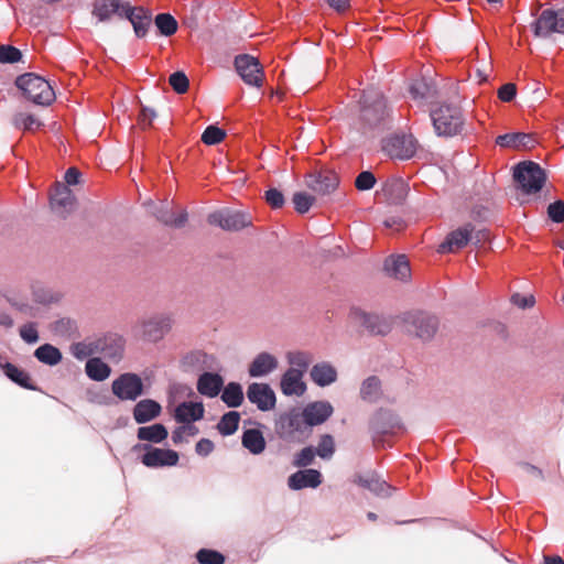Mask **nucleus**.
I'll return each instance as SVG.
<instances>
[{
	"instance_id": "nucleus-64",
	"label": "nucleus",
	"mask_w": 564,
	"mask_h": 564,
	"mask_svg": "<svg viewBox=\"0 0 564 564\" xmlns=\"http://www.w3.org/2000/svg\"><path fill=\"white\" fill-rule=\"evenodd\" d=\"M516 93H517V87L514 84L512 83H507L505 85H502L499 90H498V97L505 101V102H509L511 101L514 96H516Z\"/></svg>"
},
{
	"instance_id": "nucleus-32",
	"label": "nucleus",
	"mask_w": 564,
	"mask_h": 564,
	"mask_svg": "<svg viewBox=\"0 0 564 564\" xmlns=\"http://www.w3.org/2000/svg\"><path fill=\"white\" fill-rule=\"evenodd\" d=\"M204 416V406L202 403L183 402L175 409L174 417L177 422L189 424Z\"/></svg>"
},
{
	"instance_id": "nucleus-42",
	"label": "nucleus",
	"mask_w": 564,
	"mask_h": 564,
	"mask_svg": "<svg viewBox=\"0 0 564 564\" xmlns=\"http://www.w3.org/2000/svg\"><path fill=\"white\" fill-rule=\"evenodd\" d=\"M360 395L367 402H376L381 395V382L378 377L367 378L360 388Z\"/></svg>"
},
{
	"instance_id": "nucleus-53",
	"label": "nucleus",
	"mask_w": 564,
	"mask_h": 564,
	"mask_svg": "<svg viewBox=\"0 0 564 564\" xmlns=\"http://www.w3.org/2000/svg\"><path fill=\"white\" fill-rule=\"evenodd\" d=\"M289 362L292 365V370H301V373L304 375L312 362V356L303 351L291 352L289 354Z\"/></svg>"
},
{
	"instance_id": "nucleus-7",
	"label": "nucleus",
	"mask_w": 564,
	"mask_h": 564,
	"mask_svg": "<svg viewBox=\"0 0 564 564\" xmlns=\"http://www.w3.org/2000/svg\"><path fill=\"white\" fill-rule=\"evenodd\" d=\"M207 221L209 225L219 227L226 231H239L253 224L252 216L249 213L229 208L210 213L207 216Z\"/></svg>"
},
{
	"instance_id": "nucleus-20",
	"label": "nucleus",
	"mask_w": 564,
	"mask_h": 564,
	"mask_svg": "<svg viewBox=\"0 0 564 564\" xmlns=\"http://www.w3.org/2000/svg\"><path fill=\"white\" fill-rule=\"evenodd\" d=\"M333 406L329 402L317 401L307 404L302 413L307 427H312L324 423L333 414Z\"/></svg>"
},
{
	"instance_id": "nucleus-30",
	"label": "nucleus",
	"mask_w": 564,
	"mask_h": 564,
	"mask_svg": "<svg viewBox=\"0 0 564 564\" xmlns=\"http://www.w3.org/2000/svg\"><path fill=\"white\" fill-rule=\"evenodd\" d=\"M75 196L65 185H58L55 194L51 198V204L63 217L66 216L75 206Z\"/></svg>"
},
{
	"instance_id": "nucleus-4",
	"label": "nucleus",
	"mask_w": 564,
	"mask_h": 564,
	"mask_svg": "<svg viewBox=\"0 0 564 564\" xmlns=\"http://www.w3.org/2000/svg\"><path fill=\"white\" fill-rule=\"evenodd\" d=\"M400 319L409 334L422 340H430L438 329L437 317L426 312H406L400 316Z\"/></svg>"
},
{
	"instance_id": "nucleus-9",
	"label": "nucleus",
	"mask_w": 564,
	"mask_h": 564,
	"mask_svg": "<svg viewBox=\"0 0 564 564\" xmlns=\"http://www.w3.org/2000/svg\"><path fill=\"white\" fill-rule=\"evenodd\" d=\"M132 452H144L141 463L149 468L171 467L178 463L180 456L173 449L158 448L150 444H135Z\"/></svg>"
},
{
	"instance_id": "nucleus-46",
	"label": "nucleus",
	"mask_w": 564,
	"mask_h": 564,
	"mask_svg": "<svg viewBox=\"0 0 564 564\" xmlns=\"http://www.w3.org/2000/svg\"><path fill=\"white\" fill-rule=\"evenodd\" d=\"M72 354L75 358L83 360L98 354L97 340H85L75 343L70 347Z\"/></svg>"
},
{
	"instance_id": "nucleus-47",
	"label": "nucleus",
	"mask_w": 564,
	"mask_h": 564,
	"mask_svg": "<svg viewBox=\"0 0 564 564\" xmlns=\"http://www.w3.org/2000/svg\"><path fill=\"white\" fill-rule=\"evenodd\" d=\"M235 67L236 70H247V69H253V70H261L267 65L259 61L258 57L250 55V54H241L236 56L235 58Z\"/></svg>"
},
{
	"instance_id": "nucleus-16",
	"label": "nucleus",
	"mask_w": 564,
	"mask_h": 564,
	"mask_svg": "<svg viewBox=\"0 0 564 564\" xmlns=\"http://www.w3.org/2000/svg\"><path fill=\"white\" fill-rule=\"evenodd\" d=\"M402 429L399 417L389 410H378L370 421V430L375 435L382 436L387 434H394Z\"/></svg>"
},
{
	"instance_id": "nucleus-8",
	"label": "nucleus",
	"mask_w": 564,
	"mask_h": 564,
	"mask_svg": "<svg viewBox=\"0 0 564 564\" xmlns=\"http://www.w3.org/2000/svg\"><path fill=\"white\" fill-rule=\"evenodd\" d=\"M173 318L169 314H154L140 319L135 326L139 335L148 341L161 340L171 329Z\"/></svg>"
},
{
	"instance_id": "nucleus-17",
	"label": "nucleus",
	"mask_w": 564,
	"mask_h": 564,
	"mask_svg": "<svg viewBox=\"0 0 564 564\" xmlns=\"http://www.w3.org/2000/svg\"><path fill=\"white\" fill-rule=\"evenodd\" d=\"M248 400L261 411H269L275 406V393L267 383L253 382L247 390Z\"/></svg>"
},
{
	"instance_id": "nucleus-58",
	"label": "nucleus",
	"mask_w": 564,
	"mask_h": 564,
	"mask_svg": "<svg viewBox=\"0 0 564 564\" xmlns=\"http://www.w3.org/2000/svg\"><path fill=\"white\" fill-rule=\"evenodd\" d=\"M547 216L554 223L564 221V200H555L547 206Z\"/></svg>"
},
{
	"instance_id": "nucleus-36",
	"label": "nucleus",
	"mask_w": 564,
	"mask_h": 564,
	"mask_svg": "<svg viewBox=\"0 0 564 564\" xmlns=\"http://www.w3.org/2000/svg\"><path fill=\"white\" fill-rule=\"evenodd\" d=\"M169 432L166 427L161 423H155L149 426H141L137 431V437L140 441H147L151 443H161L167 438Z\"/></svg>"
},
{
	"instance_id": "nucleus-35",
	"label": "nucleus",
	"mask_w": 564,
	"mask_h": 564,
	"mask_svg": "<svg viewBox=\"0 0 564 564\" xmlns=\"http://www.w3.org/2000/svg\"><path fill=\"white\" fill-rule=\"evenodd\" d=\"M241 443L250 453L258 455L265 448V440L261 431L257 429L246 430L242 434Z\"/></svg>"
},
{
	"instance_id": "nucleus-27",
	"label": "nucleus",
	"mask_w": 564,
	"mask_h": 564,
	"mask_svg": "<svg viewBox=\"0 0 564 564\" xmlns=\"http://www.w3.org/2000/svg\"><path fill=\"white\" fill-rule=\"evenodd\" d=\"M409 193L408 184L401 178L388 180L382 186V194L389 203L399 205L402 204Z\"/></svg>"
},
{
	"instance_id": "nucleus-62",
	"label": "nucleus",
	"mask_w": 564,
	"mask_h": 564,
	"mask_svg": "<svg viewBox=\"0 0 564 564\" xmlns=\"http://www.w3.org/2000/svg\"><path fill=\"white\" fill-rule=\"evenodd\" d=\"M242 82L251 87H262L265 76L264 73H238Z\"/></svg>"
},
{
	"instance_id": "nucleus-15",
	"label": "nucleus",
	"mask_w": 564,
	"mask_h": 564,
	"mask_svg": "<svg viewBox=\"0 0 564 564\" xmlns=\"http://www.w3.org/2000/svg\"><path fill=\"white\" fill-rule=\"evenodd\" d=\"M437 73L432 76L420 73L409 85V93L413 99H432L438 96L440 83L436 80Z\"/></svg>"
},
{
	"instance_id": "nucleus-43",
	"label": "nucleus",
	"mask_w": 564,
	"mask_h": 564,
	"mask_svg": "<svg viewBox=\"0 0 564 564\" xmlns=\"http://www.w3.org/2000/svg\"><path fill=\"white\" fill-rule=\"evenodd\" d=\"M12 124L24 131H34L42 126V122L32 113L18 111L12 116Z\"/></svg>"
},
{
	"instance_id": "nucleus-44",
	"label": "nucleus",
	"mask_w": 564,
	"mask_h": 564,
	"mask_svg": "<svg viewBox=\"0 0 564 564\" xmlns=\"http://www.w3.org/2000/svg\"><path fill=\"white\" fill-rule=\"evenodd\" d=\"M0 63L2 64H14V63H22L24 67L31 68L35 67L34 65L30 63H25L24 56L22 52L11 45H1L0 46Z\"/></svg>"
},
{
	"instance_id": "nucleus-57",
	"label": "nucleus",
	"mask_w": 564,
	"mask_h": 564,
	"mask_svg": "<svg viewBox=\"0 0 564 564\" xmlns=\"http://www.w3.org/2000/svg\"><path fill=\"white\" fill-rule=\"evenodd\" d=\"M315 455L316 453L312 446L304 447L295 455L293 465L296 467H306L313 463Z\"/></svg>"
},
{
	"instance_id": "nucleus-63",
	"label": "nucleus",
	"mask_w": 564,
	"mask_h": 564,
	"mask_svg": "<svg viewBox=\"0 0 564 564\" xmlns=\"http://www.w3.org/2000/svg\"><path fill=\"white\" fill-rule=\"evenodd\" d=\"M265 202L272 208H281L284 205V196L282 192L276 188H270L264 194Z\"/></svg>"
},
{
	"instance_id": "nucleus-34",
	"label": "nucleus",
	"mask_w": 564,
	"mask_h": 564,
	"mask_svg": "<svg viewBox=\"0 0 564 564\" xmlns=\"http://www.w3.org/2000/svg\"><path fill=\"white\" fill-rule=\"evenodd\" d=\"M311 378L317 386L325 387L336 381L337 371L332 365L321 362L313 366L311 370Z\"/></svg>"
},
{
	"instance_id": "nucleus-52",
	"label": "nucleus",
	"mask_w": 564,
	"mask_h": 564,
	"mask_svg": "<svg viewBox=\"0 0 564 564\" xmlns=\"http://www.w3.org/2000/svg\"><path fill=\"white\" fill-rule=\"evenodd\" d=\"M76 330L74 321L61 318L52 324V332L59 337L69 338Z\"/></svg>"
},
{
	"instance_id": "nucleus-59",
	"label": "nucleus",
	"mask_w": 564,
	"mask_h": 564,
	"mask_svg": "<svg viewBox=\"0 0 564 564\" xmlns=\"http://www.w3.org/2000/svg\"><path fill=\"white\" fill-rule=\"evenodd\" d=\"M198 433V429L192 424H185L180 427H177L172 433V441L175 444L182 443L184 441V436H194Z\"/></svg>"
},
{
	"instance_id": "nucleus-31",
	"label": "nucleus",
	"mask_w": 564,
	"mask_h": 564,
	"mask_svg": "<svg viewBox=\"0 0 564 564\" xmlns=\"http://www.w3.org/2000/svg\"><path fill=\"white\" fill-rule=\"evenodd\" d=\"M127 3H122L119 0H96L94 3L93 13L98 18L99 21H106L113 14L122 17L123 8Z\"/></svg>"
},
{
	"instance_id": "nucleus-22",
	"label": "nucleus",
	"mask_w": 564,
	"mask_h": 564,
	"mask_svg": "<svg viewBox=\"0 0 564 564\" xmlns=\"http://www.w3.org/2000/svg\"><path fill=\"white\" fill-rule=\"evenodd\" d=\"M322 482V475L316 469H304L292 474L288 484L291 489L299 490L306 487L316 488Z\"/></svg>"
},
{
	"instance_id": "nucleus-51",
	"label": "nucleus",
	"mask_w": 564,
	"mask_h": 564,
	"mask_svg": "<svg viewBox=\"0 0 564 564\" xmlns=\"http://www.w3.org/2000/svg\"><path fill=\"white\" fill-rule=\"evenodd\" d=\"M195 556L199 564H225V556L212 549H200Z\"/></svg>"
},
{
	"instance_id": "nucleus-3",
	"label": "nucleus",
	"mask_w": 564,
	"mask_h": 564,
	"mask_svg": "<svg viewBox=\"0 0 564 564\" xmlns=\"http://www.w3.org/2000/svg\"><path fill=\"white\" fill-rule=\"evenodd\" d=\"M431 119L437 135L453 137L463 130L462 110L452 105H441L431 111Z\"/></svg>"
},
{
	"instance_id": "nucleus-41",
	"label": "nucleus",
	"mask_w": 564,
	"mask_h": 564,
	"mask_svg": "<svg viewBox=\"0 0 564 564\" xmlns=\"http://www.w3.org/2000/svg\"><path fill=\"white\" fill-rule=\"evenodd\" d=\"M221 400L229 408H238L243 402L242 387L237 382H229L223 390Z\"/></svg>"
},
{
	"instance_id": "nucleus-33",
	"label": "nucleus",
	"mask_w": 564,
	"mask_h": 564,
	"mask_svg": "<svg viewBox=\"0 0 564 564\" xmlns=\"http://www.w3.org/2000/svg\"><path fill=\"white\" fill-rule=\"evenodd\" d=\"M278 367V360L269 352L259 354L249 366V375L253 378L262 377Z\"/></svg>"
},
{
	"instance_id": "nucleus-54",
	"label": "nucleus",
	"mask_w": 564,
	"mask_h": 564,
	"mask_svg": "<svg viewBox=\"0 0 564 564\" xmlns=\"http://www.w3.org/2000/svg\"><path fill=\"white\" fill-rule=\"evenodd\" d=\"M226 138L225 130L216 127L208 126L202 134V141L207 145H215L220 143Z\"/></svg>"
},
{
	"instance_id": "nucleus-55",
	"label": "nucleus",
	"mask_w": 564,
	"mask_h": 564,
	"mask_svg": "<svg viewBox=\"0 0 564 564\" xmlns=\"http://www.w3.org/2000/svg\"><path fill=\"white\" fill-rule=\"evenodd\" d=\"M169 84L176 94H185L188 90L189 79L185 73H171Z\"/></svg>"
},
{
	"instance_id": "nucleus-37",
	"label": "nucleus",
	"mask_w": 564,
	"mask_h": 564,
	"mask_svg": "<svg viewBox=\"0 0 564 564\" xmlns=\"http://www.w3.org/2000/svg\"><path fill=\"white\" fill-rule=\"evenodd\" d=\"M1 368L4 375L14 383L29 390H35V387L32 384L30 375L23 369L17 367L11 362H6L1 365Z\"/></svg>"
},
{
	"instance_id": "nucleus-14",
	"label": "nucleus",
	"mask_w": 564,
	"mask_h": 564,
	"mask_svg": "<svg viewBox=\"0 0 564 564\" xmlns=\"http://www.w3.org/2000/svg\"><path fill=\"white\" fill-rule=\"evenodd\" d=\"M534 34L546 37L552 33H564V9L544 10L533 24Z\"/></svg>"
},
{
	"instance_id": "nucleus-25",
	"label": "nucleus",
	"mask_w": 564,
	"mask_h": 564,
	"mask_svg": "<svg viewBox=\"0 0 564 564\" xmlns=\"http://www.w3.org/2000/svg\"><path fill=\"white\" fill-rule=\"evenodd\" d=\"M162 408L159 402L152 399L139 401L133 408V419L137 423L143 424L156 419L161 414Z\"/></svg>"
},
{
	"instance_id": "nucleus-28",
	"label": "nucleus",
	"mask_w": 564,
	"mask_h": 564,
	"mask_svg": "<svg viewBox=\"0 0 564 564\" xmlns=\"http://www.w3.org/2000/svg\"><path fill=\"white\" fill-rule=\"evenodd\" d=\"M303 373L301 370H292L291 368L281 378V390L285 395H302L306 386L302 381Z\"/></svg>"
},
{
	"instance_id": "nucleus-12",
	"label": "nucleus",
	"mask_w": 564,
	"mask_h": 564,
	"mask_svg": "<svg viewBox=\"0 0 564 564\" xmlns=\"http://www.w3.org/2000/svg\"><path fill=\"white\" fill-rule=\"evenodd\" d=\"M111 390L122 401H134L144 392L142 379L132 372L122 373L113 380Z\"/></svg>"
},
{
	"instance_id": "nucleus-49",
	"label": "nucleus",
	"mask_w": 564,
	"mask_h": 564,
	"mask_svg": "<svg viewBox=\"0 0 564 564\" xmlns=\"http://www.w3.org/2000/svg\"><path fill=\"white\" fill-rule=\"evenodd\" d=\"M316 455L323 459H329L335 453V441L329 434L321 436L318 445L315 449Z\"/></svg>"
},
{
	"instance_id": "nucleus-60",
	"label": "nucleus",
	"mask_w": 564,
	"mask_h": 564,
	"mask_svg": "<svg viewBox=\"0 0 564 564\" xmlns=\"http://www.w3.org/2000/svg\"><path fill=\"white\" fill-rule=\"evenodd\" d=\"M20 336L24 341L29 344H34L39 341L40 338L36 325L34 323L24 324L20 328Z\"/></svg>"
},
{
	"instance_id": "nucleus-2",
	"label": "nucleus",
	"mask_w": 564,
	"mask_h": 564,
	"mask_svg": "<svg viewBox=\"0 0 564 564\" xmlns=\"http://www.w3.org/2000/svg\"><path fill=\"white\" fill-rule=\"evenodd\" d=\"M15 84L34 104L50 105L55 99L50 80L37 73H23L17 78Z\"/></svg>"
},
{
	"instance_id": "nucleus-56",
	"label": "nucleus",
	"mask_w": 564,
	"mask_h": 564,
	"mask_svg": "<svg viewBox=\"0 0 564 564\" xmlns=\"http://www.w3.org/2000/svg\"><path fill=\"white\" fill-rule=\"evenodd\" d=\"M376 176L370 171L361 172L355 180V187L358 191H369L376 185Z\"/></svg>"
},
{
	"instance_id": "nucleus-18",
	"label": "nucleus",
	"mask_w": 564,
	"mask_h": 564,
	"mask_svg": "<svg viewBox=\"0 0 564 564\" xmlns=\"http://www.w3.org/2000/svg\"><path fill=\"white\" fill-rule=\"evenodd\" d=\"M474 232V226L466 224L465 226L449 232L444 242L438 247V252H455L463 249L471 240V234Z\"/></svg>"
},
{
	"instance_id": "nucleus-29",
	"label": "nucleus",
	"mask_w": 564,
	"mask_h": 564,
	"mask_svg": "<svg viewBox=\"0 0 564 564\" xmlns=\"http://www.w3.org/2000/svg\"><path fill=\"white\" fill-rule=\"evenodd\" d=\"M384 271L400 281H408L411 276L410 263L403 254L388 258L384 262Z\"/></svg>"
},
{
	"instance_id": "nucleus-38",
	"label": "nucleus",
	"mask_w": 564,
	"mask_h": 564,
	"mask_svg": "<svg viewBox=\"0 0 564 564\" xmlns=\"http://www.w3.org/2000/svg\"><path fill=\"white\" fill-rule=\"evenodd\" d=\"M356 482L377 496H389L392 489L384 480L375 475L358 476Z\"/></svg>"
},
{
	"instance_id": "nucleus-6",
	"label": "nucleus",
	"mask_w": 564,
	"mask_h": 564,
	"mask_svg": "<svg viewBox=\"0 0 564 564\" xmlns=\"http://www.w3.org/2000/svg\"><path fill=\"white\" fill-rule=\"evenodd\" d=\"M308 427L303 413L297 409L282 413L276 423L275 432L280 438L288 442L303 441Z\"/></svg>"
},
{
	"instance_id": "nucleus-13",
	"label": "nucleus",
	"mask_w": 564,
	"mask_h": 564,
	"mask_svg": "<svg viewBox=\"0 0 564 564\" xmlns=\"http://www.w3.org/2000/svg\"><path fill=\"white\" fill-rule=\"evenodd\" d=\"M350 318L356 325L364 327L371 335H387L392 328L389 319L361 310H352Z\"/></svg>"
},
{
	"instance_id": "nucleus-26",
	"label": "nucleus",
	"mask_w": 564,
	"mask_h": 564,
	"mask_svg": "<svg viewBox=\"0 0 564 564\" xmlns=\"http://www.w3.org/2000/svg\"><path fill=\"white\" fill-rule=\"evenodd\" d=\"M224 387V379L218 373L204 372L197 380V391L208 398H215Z\"/></svg>"
},
{
	"instance_id": "nucleus-1",
	"label": "nucleus",
	"mask_w": 564,
	"mask_h": 564,
	"mask_svg": "<svg viewBox=\"0 0 564 564\" xmlns=\"http://www.w3.org/2000/svg\"><path fill=\"white\" fill-rule=\"evenodd\" d=\"M390 117L382 93L370 88L362 91L359 115V130L368 137H376L389 128Z\"/></svg>"
},
{
	"instance_id": "nucleus-39",
	"label": "nucleus",
	"mask_w": 564,
	"mask_h": 564,
	"mask_svg": "<svg viewBox=\"0 0 564 564\" xmlns=\"http://www.w3.org/2000/svg\"><path fill=\"white\" fill-rule=\"evenodd\" d=\"M85 370L87 376L96 381L106 380L111 372L110 367L99 358H90L87 360Z\"/></svg>"
},
{
	"instance_id": "nucleus-24",
	"label": "nucleus",
	"mask_w": 564,
	"mask_h": 564,
	"mask_svg": "<svg viewBox=\"0 0 564 564\" xmlns=\"http://www.w3.org/2000/svg\"><path fill=\"white\" fill-rule=\"evenodd\" d=\"M122 17H126L131 22L137 36L141 37L145 35L151 24V17L142 8H130L129 4H127V7L123 8Z\"/></svg>"
},
{
	"instance_id": "nucleus-45",
	"label": "nucleus",
	"mask_w": 564,
	"mask_h": 564,
	"mask_svg": "<svg viewBox=\"0 0 564 564\" xmlns=\"http://www.w3.org/2000/svg\"><path fill=\"white\" fill-rule=\"evenodd\" d=\"M240 414L236 411H230L224 414L217 424V430L221 435H231L238 430Z\"/></svg>"
},
{
	"instance_id": "nucleus-48",
	"label": "nucleus",
	"mask_w": 564,
	"mask_h": 564,
	"mask_svg": "<svg viewBox=\"0 0 564 564\" xmlns=\"http://www.w3.org/2000/svg\"><path fill=\"white\" fill-rule=\"evenodd\" d=\"M155 25L160 30L161 34L170 36L177 30L176 20L167 13H160L155 18Z\"/></svg>"
},
{
	"instance_id": "nucleus-61",
	"label": "nucleus",
	"mask_w": 564,
	"mask_h": 564,
	"mask_svg": "<svg viewBox=\"0 0 564 564\" xmlns=\"http://www.w3.org/2000/svg\"><path fill=\"white\" fill-rule=\"evenodd\" d=\"M156 118V112L154 109L149 107H142L141 111L138 116V123L141 129L145 130L152 127L153 120Z\"/></svg>"
},
{
	"instance_id": "nucleus-5",
	"label": "nucleus",
	"mask_w": 564,
	"mask_h": 564,
	"mask_svg": "<svg viewBox=\"0 0 564 564\" xmlns=\"http://www.w3.org/2000/svg\"><path fill=\"white\" fill-rule=\"evenodd\" d=\"M513 178L525 194H535L542 189L546 181L544 170L533 161H524L516 165Z\"/></svg>"
},
{
	"instance_id": "nucleus-23",
	"label": "nucleus",
	"mask_w": 564,
	"mask_h": 564,
	"mask_svg": "<svg viewBox=\"0 0 564 564\" xmlns=\"http://www.w3.org/2000/svg\"><path fill=\"white\" fill-rule=\"evenodd\" d=\"M496 143L502 148L516 150L532 149L535 145L534 138L524 132H511L498 135Z\"/></svg>"
},
{
	"instance_id": "nucleus-19",
	"label": "nucleus",
	"mask_w": 564,
	"mask_h": 564,
	"mask_svg": "<svg viewBox=\"0 0 564 564\" xmlns=\"http://www.w3.org/2000/svg\"><path fill=\"white\" fill-rule=\"evenodd\" d=\"M98 354L110 360H120L124 351V339L118 334H107L96 338Z\"/></svg>"
},
{
	"instance_id": "nucleus-21",
	"label": "nucleus",
	"mask_w": 564,
	"mask_h": 564,
	"mask_svg": "<svg viewBox=\"0 0 564 564\" xmlns=\"http://www.w3.org/2000/svg\"><path fill=\"white\" fill-rule=\"evenodd\" d=\"M149 207H151V214L162 224L182 228L185 226L187 221V213L186 210H182L178 215H175L171 212L164 204L156 206L153 203H149Z\"/></svg>"
},
{
	"instance_id": "nucleus-40",
	"label": "nucleus",
	"mask_w": 564,
	"mask_h": 564,
	"mask_svg": "<svg viewBox=\"0 0 564 564\" xmlns=\"http://www.w3.org/2000/svg\"><path fill=\"white\" fill-rule=\"evenodd\" d=\"M34 356L39 361L48 366H55L62 360V352L51 344H44L36 348Z\"/></svg>"
},
{
	"instance_id": "nucleus-10",
	"label": "nucleus",
	"mask_w": 564,
	"mask_h": 564,
	"mask_svg": "<svg viewBox=\"0 0 564 564\" xmlns=\"http://www.w3.org/2000/svg\"><path fill=\"white\" fill-rule=\"evenodd\" d=\"M382 151L391 159L409 160L417 149V141L412 134H392L381 142Z\"/></svg>"
},
{
	"instance_id": "nucleus-11",
	"label": "nucleus",
	"mask_w": 564,
	"mask_h": 564,
	"mask_svg": "<svg viewBox=\"0 0 564 564\" xmlns=\"http://www.w3.org/2000/svg\"><path fill=\"white\" fill-rule=\"evenodd\" d=\"M305 185L316 195L325 196L337 189L339 177L335 171L322 169L306 174Z\"/></svg>"
},
{
	"instance_id": "nucleus-50",
	"label": "nucleus",
	"mask_w": 564,
	"mask_h": 564,
	"mask_svg": "<svg viewBox=\"0 0 564 564\" xmlns=\"http://www.w3.org/2000/svg\"><path fill=\"white\" fill-rule=\"evenodd\" d=\"M315 196L310 195L305 192H296L293 194L292 202L294 204V208L300 214H305L310 210V208L315 203Z\"/></svg>"
}]
</instances>
